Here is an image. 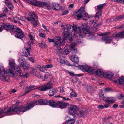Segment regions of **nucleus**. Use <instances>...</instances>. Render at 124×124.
<instances>
[{
  "instance_id": "f704fd0d",
  "label": "nucleus",
  "mask_w": 124,
  "mask_h": 124,
  "mask_svg": "<svg viewBox=\"0 0 124 124\" xmlns=\"http://www.w3.org/2000/svg\"><path fill=\"white\" fill-rule=\"evenodd\" d=\"M60 62L62 64H66L67 65L70 66L69 62L67 60H62V59L60 58Z\"/></svg>"
},
{
  "instance_id": "69168bd1",
  "label": "nucleus",
  "mask_w": 124,
  "mask_h": 124,
  "mask_svg": "<svg viewBox=\"0 0 124 124\" xmlns=\"http://www.w3.org/2000/svg\"><path fill=\"white\" fill-rule=\"evenodd\" d=\"M61 52V49L59 50H56V52L58 54H59Z\"/></svg>"
},
{
  "instance_id": "1a4fd4ad",
  "label": "nucleus",
  "mask_w": 124,
  "mask_h": 124,
  "mask_svg": "<svg viewBox=\"0 0 124 124\" xmlns=\"http://www.w3.org/2000/svg\"><path fill=\"white\" fill-rule=\"evenodd\" d=\"M102 91L101 92V93L99 94L100 97L101 99L103 100L106 101L108 103L110 104L111 103H113L116 100L113 97H108L106 98L104 96V95L102 94Z\"/></svg>"
},
{
  "instance_id": "a211bd4d",
  "label": "nucleus",
  "mask_w": 124,
  "mask_h": 124,
  "mask_svg": "<svg viewBox=\"0 0 124 124\" xmlns=\"http://www.w3.org/2000/svg\"><path fill=\"white\" fill-rule=\"evenodd\" d=\"M114 82L120 85L124 84V77L123 76L119 77L118 80H114Z\"/></svg>"
},
{
  "instance_id": "37998d69",
  "label": "nucleus",
  "mask_w": 124,
  "mask_h": 124,
  "mask_svg": "<svg viewBox=\"0 0 124 124\" xmlns=\"http://www.w3.org/2000/svg\"><path fill=\"white\" fill-rule=\"evenodd\" d=\"M87 91L89 92H91L93 90V87L90 85H87Z\"/></svg>"
},
{
  "instance_id": "cd10ccee",
  "label": "nucleus",
  "mask_w": 124,
  "mask_h": 124,
  "mask_svg": "<svg viewBox=\"0 0 124 124\" xmlns=\"http://www.w3.org/2000/svg\"><path fill=\"white\" fill-rule=\"evenodd\" d=\"M27 2L35 6H38L39 3L36 0H27Z\"/></svg>"
},
{
  "instance_id": "c85d7f7f",
  "label": "nucleus",
  "mask_w": 124,
  "mask_h": 124,
  "mask_svg": "<svg viewBox=\"0 0 124 124\" xmlns=\"http://www.w3.org/2000/svg\"><path fill=\"white\" fill-rule=\"evenodd\" d=\"M27 2L35 6H38L39 3L36 0H27Z\"/></svg>"
},
{
  "instance_id": "b1692460",
  "label": "nucleus",
  "mask_w": 124,
  "mask_h": 124,
  "mask_svg": "<svg viewBox=\"0 0 124 124\" xmlns=\"http://www.w3.org/2000/svg\"><path fill=\"white\" fill-rule=\"evenodd\" d=\"M58 90L57 89L54 88L50 90L49 91V96H53L56 94Z\"/></svg>"
},
{
  "instance_id": "473e14b6",
  "label": "nucleus",
  "mask_w": 124,
  "mask_h": 124,
  "mask_svg": "<svg viewBox=\"0 0 124 124\" xmlns=\"http://www.w3.org/2000/svg\"><path fill=\"white\" fill-rule=\"evenodd\" d=\"M85 112L83 111H79L76 114L77 116L79 117H80L82 116H84V115L85 114Z\"/></svg>"
},
{
  "instance_id": "f03ea898",
  "label": "nucleus",
  "mask_w": 124,
  "mask_h": 124,
  "mask_svg": "<svg viewBox=\"0 0 124 124\" xmlns=\"http://www.w3.org/2000/svg\"><path fill=\"white\" fill-rule=\"evenodd\" d=\"M28 18L25 16H21L20 17V19L23 21H25L26 20H27L28 21H30L34 25L35 27H36L37 25H38V17L35 14L34 12H32V14Z\"/></svg>"
},
{
  "instance_id": "603ef678",
  "label": "nucleus",
  "mask_w": 124,
  "mask_h": 124,
  "mask_svg": "<svg viewBox=\"0 0 124 124\" xmlns=\"http://www.w3.org/2000/svg\"><path fill=\"white\" fill-rule=\"evenodd\" d=\"M28 59L33 63L35 62V60L34 58L32 57H29L28 58Z\"/></svg>"
},
{
  "instance_id": "49530a36",
  "label": "nucleus",
  "mask_w": 124,
  "mask_h": 124,
  "mask_svg": "<svg viewBox=\"0 0 124 124\" xmlns=\"http://www.w3.org/2000/svg\"><path fill=\"white\" fill-rule=\"evenodd\" d=\"M70 95L71 97H76L77 96L75 93L74 92H72L70 93Z\"/></svg>"
},
{
  "instance_id": "a18cd8bd",
  "label": "nucleus",
  "mask_w": 124,
  "mask_h": 124,
  "mask_svg": "<svg viewBox=\"0 0 124 124\" xmlns=\"http://www.w3.org/2000/svg\"><path fill=\"white\" fill-rule=\"evenodd\" d=\"M101 12H98L96 14L95 16V18H99L101 16Z\"/></svg>"
},
{
  "instance_id": "ddd939ff",
  "label": "nucleus",
  "mask_w": 124,
  "mask_h": 124,
  "mask_svg": "<svg viewBox=\"0 0 124 124\" xmlns=\"http://www.w3.org/2000/svg\"><path fill=\"white\" fill-rule=\"evenodd\" d=\"M20 66L22 68L27 69L30 67V64L28 62L24 61L21 63Z\"/></svg>"
},
{
  "instance_id": "f8f14e48",
  "label": "nucleus",
  "mask_w": 124,
  "mask_h": 124,
  "mask_svg": "<svg viewBox=\"0 0 124 124\" xmlns=\"http://www.w3.org/2000/svg\"><path fill=\"white\" fill-rule=\"evenodd\" d=\"M57 104V107H58L61 109L65 108L67 106L69 105L68 103L60 101H58Z\"/></svg>"
},
{
  "instance_id": "774afa93",
  "label": "nucleus",
  "mask_w": 124,
  "mask_h": 124,
  "mask_svg": "<svg viewBox=\"0 0 124 124\" xmlns=\"http://www.w3.org/2000/svg\"><path fill=\"white\" fill-rule=\"evenodd\" d=\"M119 99H121L122 98H124V95L122 94H121L118 97Z\"/></svg>"
},
{
  "instance_id": "5701e85b",
  "label": "nucleus",
  "mask_w": 124,
  "mask_h": 124,
  "mask_svg": "<svg viewBox=\"0 0 124 124\" xmlns=\"http://www.w3.org/2000/svg\"><path fill=\"white\" fill-rule=\"evenodd\" d=\"M31 48L29 47L26 48L23 50V53L26 56H27L30 54V50Z\"/></svg>"
},
{
  "instance_id": "9d476101",
  "label": "nucleus",
  "mask_w": 124,
  "mask_h": 124,
  "mask_svg": "<svg viewBox=\"0 0 124 124\" xmlns=\"http://www.w3.org/2000/svg\"><path fill=\"white\" fill-rule=\"evenodd\" d=\"M52 84L51 81H50L48 82V84L47 85L44 86H41L39 87V90L42 91H44L52 87L51 85Z\"/></svg>"
},
{
  "instance_id": "9b49d317",
  "label": "nucleus",
  "mask_w": 124,
  "mask_h": 124,
  "mask_svg": "<svg viewBox=\"0 0 124 124\" xmlns=\"http://www.w3.org/2000/svg\"><path fill=\"white\" fill-rule=\"evenodd\" d=\"M84 8L82 6L77 12L78 14L77 15V17L79 18L85 17L86 16V13L84 10Z\"/></svg>"
},
{
  "instance_id": "e433bc0d",
  "label": "nucleus",
  "mask_w": 124,
  "mask_h": 124,
  "mask_svg": "<svg viewBox=\"0 0 124 124\" xmlns=\"http://www.w3.org/2000/svg\"><path fill=\"white\" fill-rule=\"evenodd\" d=\"M75 118L70 119V120L67 121L65 122V124H73L74 123L75 121Z\"/></svg>"
},
{
  "instance_id": "c03bdc74",
  "label": "nucleus",
  "mask_w": 124,
  "mask_h": 124,
  "mask_svg": "<svg viewBox=\"0 0 124 124\" xmlns=\"http://www.w3.org/2000/svg\"><path fill=\"white\" fill-rule=\"evenodd\" d=\"M15 70L18 73L19 72L21 71L20 67L18 66H16L15 67Z\"/></svg>"
},
{
  "instance_id": "a19ab883",
  "label": "nucleus",
  "mask_w": 124,
  "mask_h": 124,
  "mask_svg": "<svg viewBox=\"0 0 124 124\" xmlns=\"http://www.w3.org/2000/svg\"><path fill=\"white\" fill-rule=\"evenodd\" d=\"M103 4H100L97 6V9L98 10V12H101V9L103 8Z\"/></svg>"
},
{
  "instance_id": "ea45409f",
  "label": "nucleus",
  "mask_w": 124,
  "mask_h": 124,
  "mask_svg": "<svg viewBox=\"0 0 124 124\" xmlns=\"http://www.w3.org/2000/svg\"><path fill=\"white\" fill-rule=\"evenodd\" d=\"M64 36V37L61 39V41L60 42V45H64L65 43V41L66 40V37H65Z\"/></svg>"
},
{
  "instance_id": "72a5a7b5",
  "label": "nucleus",
  "mask_w": 124,
  "mask_h": 124,
  "mask_svg": "<svg viewBox=\"0 0 124 124\" xmlns=\"http://www.w3.org/2000/svg\"><path fill=\"white\" fill-rule=\"evenodd\" d=\"M35 86L34 85L30 86H29V87H28L26 88V93H24V94L25 95L26 94L28 93L31 91L32 89H31L32 88H33Z\"/></svg>"
},
{
  "instance_id": "338daca9",
  "label": "nucleus",
  "mask_w": 124,
  "mask_h": 124,
  "mask_svg": "<svg viewBox=\"0 0 124 124\" xmlns=\"http://www.w3.org/2000/svg\"><path fill=\"white\" fill-rule=\"evenodd\" d=\"M118 106V104H115L113 105V107L114 108H117Z\"/></svg>"
},
{
  "instance_id": "79ce46f5",
  "label": "nucleus",
  "mask_w": 124,
  "mask_h": 124,
  "mask_svg": "<svg viewBox=\"0 0 124 124\" xmlns=\"http://www.w3.org/2000/svg\"><path fill=\"white\" fill-rule=\"evenodd\" d=\"M18 73L19 74V76L22 77H27V76L29 75V74L28 73L23 75L22 72L21 71Z\"/></svg>"
},
{
  "instance_id": "0eeeda50",
  "label": "nucleus",
  "mask_w": 124,
  "mask_h": 124,
  "mask_svg": "<svg viewBox=\"0 0 124 124\" xmlns=\"http://www.w3.org/2000/svg\"><path fill=\"white\" fill-rule=\"evenodd\" d=\"M2 26L4 29L8 31L14 32L16 28H14V25L10 24L8 23H3Z\"/></svg>"
},
{
  "instance_id": "052dcab7",
  "label": "nucleus",
  "mask_w": 124,
  "mask_h": 124,
  "mask_svg": "<svg viewBox=\"0 0 124 124\" xmlns=\"http://www.w3.org/2000/svg\"><path fill=\"white\" fill-rule=\"evenodd\" d=\"M40 67H41L40 66ZM39 71H41L42 72H44L45 71V67H42V68L40 67V68L39 67Z\"/></svg>"
},
{
  "instance_id": "6e6552de",
  "label": "nucleus",
  "mask_w": 124,
  "mask_h": 124,
  "mask_svg": "<svg viewBox=\"0 0 124 124\" xmlns=\"http://www.w3.org/2000/svg\"><path fill=\"white\" fill-rule=\"evenodd\" d=\"M14 31L15 36L18 38L21 39L24 37L23 33L19 28H16Z\"/></svg>"
},
{
  "instance_id": "8fccbe9b",
  "label": "nucleus",
  "mask_w": 124,
  "mask_h": 124,
  "mask_svg": "<svg viewBox=\"0 0 124 124\" xmlns=\"http://www.w3.org/2000/svg\"><path fill=\"white\" fill-rule=\"evenodd\" d=\"M8 8L10 9H12L13 8V4L10 3H9L8 5Z\"/></svg>"
},
{
  "instance_id": "09e8293b",
  "label": "nucleus",
  "mask_w": 124,
  "mask_h": 124,
  "mask_svg": "<svg viewBox=\"0 0 124 124\" xmlns=\"http://www.w3.org/2000/svg\"><path fill=\"white\" fill-rule=\"evenodd\" d=\"M39 46L40 47H41L42 48H43L44 47H46V45L44 43H39Z\"/></svg>"
},
{
  "instance_id": "dca6fc26",
  "label": "nucleus",
  "mask_w": 124,
  "mask_h": 124,
  "mask_svg": "<svg viewBox=\"0 0 124 124\" xmlns=\"http://www.w3.org/2000/svg\"><path fill=\"white\" fill-rule=\"evenodd\" d=\"M113 37L111 36L108 37H103L101 39V41L105 42L106 43H110L112 41Z\"/></svg>"
},
{
  "instance_id": "f257e3e1",
  "label": "nucleus",
  "mask_w": 124,
  "mask_h": 124,
  "mask_svg": "<svg viewBox=\"0 0 124 124\" xmlns=\"http://www.w3.org/2000/svg\"><path fill=\"white\" fill-rule=\"evenodd\" d=\"M9 68L8 69H7L4 71H1L0 73V78L2 80H5L8 81L9 78L8 75L10 74L11 76H14L15 75L14 70H15V67L16 65L15 62L13 61L9 60Z\"/></svg>"
},
{
  "instance_id": "4468645a",
  "label": "nucleus",
  "mask_w": 124,
  "mask_h": 124,
  "mask_svg": "<svg viewBox=\"0 0 124 124\" xmlns=\"http://www.w3.org/2000/svg\"><path fill=\"white\" fill-rule=\"evenodd\" d=\"M77 108V107L75 105H73L71 106L69 110L70 116L72 115V116H73L74 114L76 113Z\"/></svg>"
},
{
  "instance_id": "bb28decb",
  "label": "nucleus",
  "mask_w": 124,
  "mask_h": 124,
  "mask_svg": "<svg viewBox=\"0 0 124 124\" xmlns=\"http://www.w3.org/2000/svg\"><path fill=\"white\" fill-rule=\"evenodd\" d=\"M75 45L76 44L75 43H72L70 45V51L74 53H76L77 51V49L75 47Z\"/></svg>"
},
{
  "instance_id": "6e6d98bb",
  "label": "nucleus",
  "mask_w": 124,
  "mask_h": 124,
  "mask_svg": "<svg viewBox=\"0 0 124 124\" xmlns=\"http://www.w3.org/2000/svg\"><path fill=\"white\" fill-rule=\"evenodd\" d=\"M109 33L108 32L103 33L100 34L99 35L101 36L108 35Z\"/></svg>"
},
{
  "instance_id": "3c124183",
  "label": "nucleus",
  "mask_w": 124,
  "mask_h": 124,
  "mask_svg": "<svg viewBox=\"0 0 124 124\" xmlns=\"http://www.w3.org/2000/svg\"><path fill=\"white\" fill-rule=\"evenodd\" d=\"M13 18L14 20V22L15 23H17L19 22L20 19L17 17H14Z\"/></svg>"
},
{
  "instance_id": "7c9ffc66",
  "label": "nucleus",
  "mask_w": 124,
  "mask_h": 124,
  "mask_svg": "<svg viewBox=\"0 0 124 124\" xmlns=\"http://www.w3.org/2000/svg\"><path fill=\"white\" fill-rule=\"evenodd\" d=\"M20 112H24L28 110L26 105H22L20 107Z\"/></svg>"
},
{
  "instance_id": "0e129e2a",
  "label": "nucleus",
  "mask_w": 124,
  "mask_h": 124,
  "mask_svg": "<svg viewBox=\"0 0 124 124\" xmlns=\"http://www.w3.org/2000/svg\"><path fill=\"white\" fill-rule=\"evenodd\" d=\"M3 10L5 12H7L8 11V8L6 7H5L3 8Z\"/></svg>"
},
{
  "instance_id": "bf43d9fd",
  "label": "nucleus",
  "mask_w": 124,
  "mask_h": 124,
  "mask_svg": "<svg viewBox=\"0 0 124 124\" xmlns=\"http://www.w3.org/2000/svg\"><path fill=\"white\" fill-rule=\"evenodd\" d=\"M66 71H68V72L69 74L71 76H75V75H76V74H74V73L72 72H69V71H68L67 70Z\"/></svg>"
},
{
  "instance_id": "a878e982",
  "label": "nucleus",
  "mask_w": 124,
  "mask_h": 124,
  "mask_svg": "<svg viewBox=\"0 0 124 124\" xmlns=\"http://www.w3.org/2000/svg\"><path fill=\"white\" fill-rule=\"evenodd\" d=\"M57 102H55V101L50 100L49 102V106L53 108H57Z\"/></svg>"
},
{
  "instance_id": "2f4dec72",
  "label": "nucleus",
  "mask_w": 124,
  "mask_h": 124,
  "mask_svg": "<svg viewBox=\"0 0 124 124\" xmlns=\"http://www.w3.org/2000/svg\"><path fill=\"white\" fill-rule=\"evenodd\" d=\"M48 102V101L44 99H40L39 100V105H46Z\"/></svg>"
},
{
  "instance_id": "20e7f679",
  "label": "nucleus",
  "mask_w": 124,
  "mask_h": 124,
  "mask_svg": "<svg viewBox=\"0 0 124 124\" xmlns=\"http://www.w3.org/2000/svg\"><path fill=\"white\" fill-rule=\"evenodd\" d=\"M76 29V25H75L73 26L69 25L67 27V31H64L63 32L62 35L63 36H64L65 37H68L70 35L71 33L73 31H75Z\"/></svg>"
},
{
  "instance_id": "2eb2a0df",
  "label": "nucleus",
  "mask_w": 124,
  "mask_h": 124,
  "mask_svg": "<svg viewBox=\"0 0 124 124\" xmlns=\"http://www.w3.org/2000/svg\"><path fill=\"white\" fill-rule=\"evenodd\" d=\"M39 70V65H37L34 66L30 73L32 74L35 73V75L37 77H38V71Z\"/></svg>"
},
{
  "instance_id": "5fc2aeb1",
  "label": "nucleus",
  "mask_w": 124,
  "mask_h": 124,
  "mask_svg": "<svg viewBox=\"0 0 124 124\" xmlns=\"http://www.w3.org/2000/svg\"><path fill=\"white\" fill-rule=\"evenodd\" d=\"M124 16L123 15H121L119 16L118 17H116L115 19V20L116 21H117L120 19H121V18L123 17Z\"/></svg>"
},
{
  "instance_id": "4d7b16f0",
  "label": "nucleus",
  "mask_w": 124,
  "mask_h": 124,
  "mask_svg": "<svg viewBox=\"0 0 124 124\" xmlns=\"http://www.w3.org/2000/svg\"><path fill=\"white\" fill-rule=\"evenodd\" d=\"M61 97L62 98V100L64 101H69L70 100V99L69 98H66L65 97H62L61 96Z\"/></svg>"
},
{
  "instance_id": "58836bf2",
  "label": "nucleus",
  "mask_w": 124,
  "mask_h": 124,
  "mask_svg": "<svg viewBox=\"0 0 124 124\" xmlns=\"http://www.w3.org/2000/svg\"><path fill=\"white\" fill-rule=\"evenodd\" d=\"M115 39L117 41H118L119 40V39L120 38H122V35L121 32L119 33L116 34L115 35Z\"/></svg>"
},
{
  "instance_id": "393cba45",
  "label": "nucleus",
  "mask_w": 124,
  "mask_h": 124,
  "mask_svg": "<svg viewBox=\"0 0 124 124\" xmlns=\"http://www.w3.org/2000/svg\"><path fill=\"white\" fill-rule=\"evenodd\" d=\"M95 73L96 75L100 77H101L103 76L104 74L102 70L100 69H98L96 71Z\"/></svg>"
},
{
  "instance_id": "39448f33",
  "label": "nucleus",
  "mask_w": 124,
  "mask_h": 124,
  "mask_svg": "<svg viewBox=\"0 0 124 124\" xmlns=\"http://www.w3.org/2000/svg\"><path fill=\"white\" fill-rule=\"evenodd\" d=\"M79 68L83 71H85L88 73H93L95 71L94 68L91 67L90 65H87L79 66Z\"/></svg>"
},
{
  "instance_id": "423d86ee",
  "label": "nucleus",
  "mask_w": 124,
  "mask_h": 124,
  "mask_svg": "<svg viewBox=\"0 0 124 124\" xmlns=\"http://www.w3.org/2000/svg\"><path fill=\"white\" fill-rule=\"evenodd\" d=\"M61 39L60 36H56L54 37L53 39L48 38V41L49 42H54L53 44L54 46L56 47H58L60 46L59 41H60Z\"/></svg>"
},
{
  "instance_id": "7ed1b4c3",
  "label": "nucleus",
  "mask_w": 124,
  "mask_h": 124,
  "mask_svg": "<svg viewBox=\"0 0 124 124\" xmlns=\"http://www.w3.org/2000/svg\"><path fill=\"white\" fill-rule=\"evenodd\" d=\"M43 5L46 6L47 9L49 10H50L52 8L54 10H58L60 9L61 8L59 4L55 2H53L51 4V6H50L48 3L46 2L39 1V7H42Z\"/></svg>"
},
{
  "instance_id": "c9c22d12",
  "label": "nucleus",
  "mask_w": 124,
  "mask_h": 124,
  "mask_svg": "<svg viewBox=\"0 0 124 124\" xmlns=\"http://www.w3.org/2000/svg\"><path fill=\"white\" fill-rule=\"evenodd\" d=\"M83 32L86 34H89V35H91L90 33V31L89 29H88L87 28L84 27L82 29Z\"/></svg>"
},
{
  "instance_id": "de8ad7c7",
  "label": "nucleus",
  "mask_w": 124,
  "mask_h": 124,
  "mask_svg": "<svg viewBox=\"0 0 124 124\" xmlns=\"http://www.w3.org/2000/svg\"><path fill=\"white\" fill-rule=\"evenodd\" d=\"M112 77L114 79H115L114 80H118L119 78V75L117 74L114 75H113Z\"/></svg>"
},
{
  "instance_id": "412c9836",
  "label": "nucleus",
  "mask_w": 124,
  "mask_h": 124,
  "mask_svg": "<svg viewBox=\"0 0 124 124\" xmlns=\"http://www.w3.org/2000/svg\"><path fill=\"white\" fill-rule=\"evenodd\" d=\"M103 76L107 78L110 79L112 78L113 74L111 72H107L104 73Z\"/></svg>"
},
{
  "instance_id": "6ab92c4d",
  "label": "nucleus",
  "mask_w": 124,
  "mask_h": 124,
  "mask_svg": "<svg viewBox=\"0 0 124 124\" xmlns=\"http://www.w3.org/2000/svg\"><path fill=\"white\" fill-rule=\"evenodd\" d=\"M34 34L32 33H30L29 35V37L30 38V40L27 42L28 46H31L33 44V42L34 39Z\"/></svg>"
},
{
  "instance_id": "aec40b11",
  "label": "nucleus",
  "mask_w": 124,
  "mask_h": 124,
  "mask_svg": "<svg viewBox=\"0 0 124 124\" xmlns=\"http://www.w3.org/2000/svg\"><path fill=\"white\" fill-rule=\"evenodd\" d=\"M13 110L12 107H6L4 108V112L6 114L8 115L9 114H13L12 113Z\"/></svg>"
},
{
  "instance_id": "4c0bfd02",
  "label": "nucleus",
  "mask_w": 124,
  "mask_h": 124,
  "mask_svg": "<svg viewBox=\"0 0 124 124\" xmlns=\"http://www.w3.org/2000/svg\"><path fill=\"white\" fill-rule=\"evenodd\" d=\"M13 110L12 113L14 112H17V113H19L20 112V107H15L13 109L12 108Z\"/></svg>"
},
{
  "instance_id": "864d4df0",
  "label": "nucleus",
  "mask_w": 124,
  "mask_h": 124,
  "mask_svg": "<svg viewBox=\"0 0 124 124\" xmlns=\"http://www.w3.org/2000/svg\"><path fill=\"white\" fill-rule=\"evenodd\" d=\"M53 65L52 64H49L46 65L45 66V68H50L52 67Z\"/></svg>"
},
{
  "instance_id": "680f3d73",
  "label": "nucleus",
  "mask_w": 124,
  "mask_h": 124,
  "mask_svg": "<svg viewBox=\"0 0 124 124\" xmlns=\"http://www.w3.org/2000/svg\"><path fill=\"white\" fill-rule=\"evenodd\" d=\"M39 34H39V36H40V37L42 38H44L45 37V35L44 34L41 33Z\"/></svg>"
},
{
  "instance_id": "13d9d810",
  "label": "nucleus",
  "mask_w": 124,
  "mask_h": 124,
  "mask_svg": "<svg viewBox=\"0 0 124 124\" xmlns=\"http://www.w3.org/2000/svg\"><path fill=\"white\" fill-rule=\"evenodd\" d=\"M68 13V11L67 10H66L62 12V15H65L67 14Z\"/></svg>"
},
{
  "instance_id": "4be33fe9",
  "label": "nucleus",
  "mask_w": 124,
  "mask_h": 124,
  "mask_svg": "<svg viewBox=\"0 0 124 124\" xmlns=\"http://www.w3.org/2000/svg\"><path fill=\"white\" fill-rule=\"evenodd\" d=\"M82 29V27H79L77 28L76 26V29H75V31H74V36L75 37H77L78 35L76 34L77 33H81V30Z\"/></svg>"
},
{
  "instance_id": "e2e57ef3",
  "label": "nucleus",
  "mask_w": 124,
  "mask_h": 124,
  "mask_svg": "<svg viewBox=\"0 0 124 124\" xmlns=\"http://www.w3.org/2000/svg\"><path fill=\"white\" fill-rule=\"evenodd\" d=\"M109 104H108L107 103H105L104 105V108H108L109 106Z\"/></svg>"
},
{
  "instance_id": "f3484780",
  "label": "nucleus",
  "mask_w": 124,
  "mask_h": 124,
  "mask_svg": "<svg viewBox=\"0 0 124 124\" xmlns=\"http://www.w3.org/2000/svg\"><path fill=\"white\" fill-rule=\"evenodd\" d=\"M38 102H39V100L35 101L30 103L27 105H26L28 110H29L33 107L36 105V104H37Z\"/></svg>"
},
{
  "instance_id": "c756f323",
  "label": "nucleus",
  "mask_w": 124,
  "mask_h": 124,
  "mask_svg": "<svg viewBox=\"0 0 124 124\" xmlns=\"http://www.w3.org/2000/svg\"><path fill=\"white\" fill-rule=\"evenodd\" d=\"M70 59L72 61L76 62H79V59L78 57L76 55H72L70 57Z\"/></svg>"
}]
</instances>
